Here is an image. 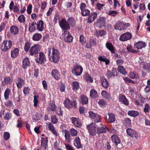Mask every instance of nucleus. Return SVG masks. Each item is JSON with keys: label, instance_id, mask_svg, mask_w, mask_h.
I'll list each match as a JSON object with an SVG mask.
<instances>
[{"label": "nucleus", "instance_id": "1", "mask_svg": "<svg viewBox=\"0 0 150 150\" xmlns=\"http://www.w3.org/2000/svg\"><path fill=\"white\" fill-rule=\"evenodd\" d=\"M47 51L50 61L55 64L58 63L60 57L58 50L53 47H48Z\"/></svg>", "mask_w": 150, "mask_h": 150}, {"label": "nucleus", "instance_id": "2", "mask_svg": "<svg viewBox=\"0 0 150 150\" xmlns=\"http://www.w3.org/2000/svg\"><path fill=\"white\" fill-rule=\"evenodd\" d=\"M63 104L65 107L68 109H72L73 107L74 109L77 108V103L76 101L75 100L71 101L67 98L64 100Z\"/></svg>", "mask_w": 150, "mask_h": 150}, {"label": "nucleus", "instance_id": "3", "mask_svg": "<svg viewBox=\"0 0 150 150\" xmlns=\"http://www.w3.org/2000/svg\"><path fill=\"white\" fill-rule=\"evenodd\" d=\"M83 71L82 67L77 64L73 65L71 72L73 74L78 76L80 75Z\"/></svg>", "mask_w": 150, "mask_h": 150}, {"label": "nucleus", "instance_id": "4", "mask_svg": "<svg viewBox=\"0 0 150 150\" xmlns=\"http://www.w3.org/2000/svg\"><path fill=\"white\" fill-rule=\"evenodd\" d=\"M86 128L88 131V132L89 136L94 137L98 134L97 128L95 124L91 123L89 125L87 126Z\"/></svg>", "mask_w": 150, "mask_h": 150}, {"label": "nucleus", "instance_id": "5", "mask_svg": "<svg viewBox=\"0 0 150 150\" xmlns=\"http://www.w3.org/2000/svg\"><path fill=\"white\" fill-rule=\"evenodd\" d=\"M111 140L116 148L119 149L122 148L123 146L121 143L120 138L116 135H113L111 137Z\"/></svg>", "mask_w": 150, "mask_h": 150}, {"label": "nucleus", "instance_id": "6", "mask_svg": "<svg viewBox=\"0 0 150 150\" xmlns=\"http://www.w3.org/2000/svg\"><path fill=\"white\" fill-rule=\"evenodd\" d=\"M12 45V42L11 40H4L2 45H0V49L2 51L6 52L11 48Z\"/></svg>", "mask_w": 150, "mask_h": 150}, {"label": "nucleus", "instance_id": "7", "mask_svg": "<svg viewBox=\"0 0 150 150\" xmlns=\"http://www.w3.org/2000/svg\"><path fill=\"white\" fill-rule=\"evenodd\" d=\"M40 45L39 44L35 45L32 46L30 49L29 52L31 56L34 55L37 57L38 56V52L40 51Z\"/></svg>", "mask_w": 150, "mask_h": 150}, {"label": "nucleus", "instance_id": "8", "mask_svg": "<svg viewBox=\"0 0 150 150\" xmlns=\"http://www.w3.org/2000/svg\"><path fill=\"white\" fill-rule=\"evenodd\" d=\"M59 25L62 30H69L70 29V26L65 19L62 18L59 21Z\"/></svg>", "mask_w": 150, "mask_h": 150}, {"label": "nucleus", "instance_id": "9", "mask_svg": "<svg viewBox=\"0 0 150 150\" xmlns=\"http://www.w3.org/2000/svg\"><path fill=\"white\" fill-rule=\"evenodd\" d=\"M39 53V57L35 58V61L37 63L44 64L46 61V57L43 52H40Z\"/></svg>", "mask_w": 150, "mask_h": 150}, {"label": "nucleus", "instance_id": "10", "mask_svg": "<svg viewBox=\"0 0 150 150\" xmlns=\"http://www.w3.org/2000/svg\"><path fill=\"white\" fill-rule=\"evenodd\" d=\"M132 35L129 32L125 33L122 34L119 38V40L122 42L127 41L131 39Z\"/></svg>", "mask_w": 150, "mask_h": 150}, {"label": "nucleus", "instance_id": "11", "mask_svg": "<svg viewBox=\"0 0 150 150\" xmlns=\"http://www.w3.org/2000/svg\"><path fill=\"white\" fill-rule=\"evenodd\" d=\"M118 98L119 101L122 104H124L126 106L129 105V100L125 95L120 94L119 95Z\"/></svg>", "mask_w": 150, "mask_h": 150}, {"label": "nucleus", "instance_id": "12", "mask_svg": "<svg viewBox=\"0 0 150 150\" xmlns=\"http://www.w3.org/2000/svg\"><path fill=\"white\" fill-rule=\"evenodd\" d=\"M98 135L101 134L105 133L108 131V127L105 125L102 124L98 127H96Z\"/></svg>", "mask_w": 150, "mask_h": 150}, {"label": "nucleus", "instance_id": "13", "mask_svg": "<svg viewBox=\"0 0 150 150\" xmlns=\"http://www.w3.org/2000/svg\"><path fill=\"white\" fill-rule=\"evenodd\" d=\"M70 120L72 123L76 127L80 128L82 126V123L80 119L76 117H71Z\"/></svg>", "mask_w": 150, "mask_h": 150}, {"label": "nucleus", "instance_id": "14", "mask_svg": "<svg viewBox=\"0 0 150 150\" xmlns=\"http://www.w3.org/2000/svg\"><path fill=\"white\" fill-rule=\"evenodd\" d=\"M127 134L132 138L138 139V135L137 132L133 129L128 128L126 130Z\"/></svg>", "mask_w": 150, "mask_h": 150}, {"label": "nucleus", "instance_id": "15", "mask_svg": "<svg viewBox=\"0 0 150 150\" xmlns=\"http://www.w3.org/2000/svg\"><path fill=\"white\" fill-rule=\"evenodd\" d=\"M117 70L116 68L113 67L111 71L108 70L106 74V76L108 79H110L112 76H117Z\"/></svg>", "mask_w": 150, "mask_h": 150}, {"label": "nucleus", "instance_id": "16", "mask_svg": "<svg viewBox=\"0 0 150 150\" xmlns=\"http://www.w3.org/2000/svg\"><path fill=\"white\" fill-rule=\"evenodd\" d=\"M146 46V44L145 42L139 41L134 43V48L135 49H137L136 50H138L139 49H141L142 48L145 47Z\"/></svg>", "mask_w": 150, "mask_h": 150}, {"label": "nucleus", "instance_id": "17", "mask_svg": "<svg viewBox=\"0 0 150 150\" xmlns=\"http://www.w3.org/2000/svg\"><path fill=\"white\" fill-rule=\"evenodd\" d=\"M97 13L96 12H92L88 15L87 21L88 23H91L96 18Z\"/></svg>", "mask_w": 150, "mask_h": 150}, {"label": "nucleus", "instance_id": "18", "mask_svg": "<svg viewBox=\"0 0 150 150\" xmlns=\"http://www.w3.org/2000/svg\"><path fill=\"white\" fill-rule=\"evenodd\" d=\"M52 77L57 80H59L60 78V74L59 71L57 69L52 70L51 73Z\"/></svg>", "mask_w": 150, "mask_h": 150}, {"label": "nucleus", "instance_id": "19", "mask_svg": "<svg viewBox=\"0 0 150 150\" xmlns=\"http://www.w3.org/2000/svg\"><path fill=\"white\" fill-rule=\"evenodd\" d=\"M15 83L18 89H21L25 83V80L21 77H18L17 78Z\"/></svg>", "mask_w": 150, "mask_h": 150}, {"label": "nucleus", "instance_id": "20", "mask_svg": "<svg viewBox=\"0 0 150 150\" xmlns=\"http://www.w3.org/2000/svg\"><path fill=\"white\" fill-rule=\"evenodd\" d=\"M48 138L41 137V146L43 150H45L48 147Z\"/></svg>", "mask_w": 150, "mask_h": 150}, {"label": "nucleus", "instance_id": "21", "mask_svg": "<svg viewBox=\"0 0 150 150\" xmlns=\"http://www.w3.org/2000/svg\"><path fill=\"white\" fill-rule=\"evenodd\" d=\"M105 18L104 17H100L97 20L96 23V25L98 27L101 28L104 26L105 23Z\"/></svg>", "mask_w": 150, "mask_h": 150}, {"label": "nucleus", "instance_id": "22", "mask_svg": "<svg viewBox=\"0 0 150 150\" xmlns=\"http://www.w3.org/2000/svg\"><path fill=\"white\" fill-rule=\"evenodd\" d=\"M74 144L77 149L82 148L83 146L81 144V140L79 137H76L74 140Z\"/></svg>", "mask_w": 150, "mask_h": 150}, {"label": "nucleus", "instance_id": "23", "mask_svg": "<svg viewBox=\"0 0 150 150\" xmlns=\"http://www.w3.org/2000/svg\"><path fill=\"white\" fill-rule=\"evenodd\" d=\"M62 132L64 133V136L66 141L67 143H70L71 142V134L70 132H68L66 129H63L62 130Z\"/></svg>", "mask_w": 150, "mask_h": 150}, {"label": "nucleus", "instance_id": "24", "mask_svg": "<svg viewBox=\"0 0 150 150\" xmlns=\"http://www.w3.org/2000/svg\"><path fill=\"white\" fill-rule=\"evenodd\" d=\"M57 106L55 105L54 102L50 103L47 108L48 112H54L56 111Z\"/></svg>", "mask_w": 150, "mask_h": 150}, {"label": "nucleus", "instance_id": "25", "mask_svg": "<svg viewBox=\"0 0 150 150\" xmlns=\"http://www.w3.org/2000/svg\"><path fill=\"white\" fill-rule=\"evenodd\" d=\"M101 83L103 86L106 89H107L109 86V83L107 79L104 76L102 77L101 78Z\"/></svg>", "mask_w": 150, "mask_h": 150}, {"label": "nucleus", "instance_id": "26", "mask_svg": "<svg viewBox=\"0 0 150 150\" xmlns=\"http://www.w3.org/2000/svg\"><path fill=\"white\" fill-rule=\"evenodd\" d=\"M37 29L38 31L42 32L44 29V22L42 20H40L37 22Z\"/></svg>", "mask_w": 150, "mask_h": 150}, {"label": "nucleus", "instance_id": "27", "mask_svg": "<svg viewBox=\"0 0 150 150\" xmlns=\"http://www.w3.org/2000/svg\"><path fill=\"white\" fill-rule=\"evenodd\" d=\"M71 85L72 87V89L74 91H77L80 88L79 83L76 81H73Z\"/></svg>", "mask_w": 150, "mask_h": 150}, {"label": "nucleus", "instance_id": "28", "mask_svg": "<svg viewBox=\"0 0 150 150\" xmlns=\"http://www.w3.org/2000/svg\"><path fill=\"white\" fill-rule=\"evenodd\" d=\"M10 31L12 34L15 35L18 33L19 30L16 26L13 25L10 28Z\"/></svg>", "mask_w": 150, "mask_h": 150}, {"label": "nucleus", "instance_id": "29", "mask_svg": "<svg viewBox=\"0 0 150 150\" xmlns=\"http://www.w3.org/2000/svg\"><path fill=\"white\" fill-rule=\"evenodd\" d=\"M30 63L28 57L25 58L22 61V67L24 69H26L28 67Z\"/></svg>", "mask_w": 150, "mask_h": 150}, {"label": "nucleus", "instance_id": "30", "mask_svg": "<svg viewBox=\"0 0 150 150\" xmlns=\"http://www.w3.org/2000/svg\"><path fill=\"white\" fill-rule=\"evenodd\" d=\"M80 102L83 105L87 104L88 103V99L86 96L84 95H81L80 97Z\"/></svg>", "mask_w": 150, "mask_h": 150}, {"label": "nucleus", "instance_id": "31", "mask_svg": "<svg viewBox=\"0 0 150 150\" xmlns=\"http://www.w3.org/2000/svg\"><path fill=\"white\" fill-rule=\"evenodd\" d=\"M19 50V48H14L13 50L11 51V57L13 58H16L18 56Z\"/></svg>", "mask_w": 150, "mask_h": 150}, {"label": "nucleus", "instance_id": "32", "mask_svg": "<svg viewBox=\"0 0 150 150\" xmlns=\"http://www.w3.org/2000/svg\"><path fill=\"white\" fill-rule=\"evenodd\" d=\"M105 45L106 48L110 51L112 54H114L115 53L114 47L111 42H107Z\"/></svg>", "mask_w": 150, "mask_h": 150}, {"label": "nucleus", "instance_id": "33", "mask_svg": "<svg viewBox=\"0 0 150 150\" xmlns=\"http://www.w3.org/2000/svg\"><path fill=\"white\" fill-rule=\"evenodd\" d=\"M101 95L106 100H110L111 99V96L110 94L106 91L103 90L101 93Z\"/></svg>", "mask_w": 150, "mask_h": 150}, {"label": "nucleus", "instance_id": "34", "mask_svg": "<svg viewBox=\"0 0 150 150\" xmlns=\"http://www.w3.org/2000/svg\"><path fill=\"white\" fill-rule=\"evenodd\" d=\"M42 35L39 33H35L33 35L32 40L34 41H39L42 38Z\"/></svg>", "mask_w": 150, "mask_h": 150}, {"label": "nucleus", "instance_id": "35", "mask_svg": "<svg viewBox=\"0 0 150 150\" xmlns=\"http://www.w3.org/2000/svg\"><path fill=\"white\" fill-rule=\"evenodd\" d=\"M67 21L70 26L72 27L75 26L76 21L73 17H70L69 18Z\"/></svg>", "mask_w": 150, "mask_h": 150}, {"label": "nucleus", "instance_id": "36", "mask_svg": "<svg viewBox=\"0 0 150 150\" xmlns=\"http://www.w3.org/2000/svg\"><path fill=\"white\" fill-rule=\"evenodd\" d=\"M106 32L104 30H99L98 31H96L94 35L98 38H99L100 36H102L104 35H106Z\"/></svg>", "mask_w": 150, "mask_h": 150}, {"label": "nucleus", "instance_id": "37", "mask_svg": "<svg viewBox=\"0 0 150 150\" xmlns=\"http://www.w3.org/2000/svg\"><path fill=\"white\" fill-rule=\"evenodd\" d=\"M123 25H122V21H118L114 26V29L118 30H123Z\"/></svg>", "mask_w": 150, "mask_h": 150}, {"label": "nucleus", "instance_id": "38", "mask_svg": "<svg viewBox=\"0 0 150 150\" xmlns=\"http://www.w3.org/2000/svg\"><path fill=\"white\" fill-rule=\"evenodd\" d=\"M35 24L37 25L35 21H33L31 24H29V31L30 33H32L34 31L36 30Z\"/></svg>", "mask_w": 150, "mask_h": 150}, {"label": "nucleus", "instance_id": "39", "mask_svg": "<svg viewBox=\"0 0 150 150\" xmlns=\"http://www.w3.org/2000/svg\"><path fill=\"white\" fill-rule=\"evenodd\" d=\"M108 116V123H112L115 122L116 118L114 114L112 113H109Z\"/></svg>", "mask_w": 150, "mask_h": 150}, {"label": "nucleus", "instance_id": "40", "mask_svg": "<svg viewBox=\"0 0 150 150\" xmlns=\"http://www.w3.org/2000/svg\"><path fill=\"white\" fill-rule=\"evenodd\" d=\"M129 77L132 79H137L139 78V76L138 73L135 72H130L129 73Z\"/></svg>", "mask_w": 150, "mask_h": 150}, {"label": "nucleus", "instance_id": "41", "mask_svg": "<svg viewBox=\"0 0 150 150\" xmlns=\"http://www.w3.org/2000/svg\"><path fill=\"white\" fill-rule=\"evenodd\" d=\"M31 45V43L30 41H27L25 43L24 47V50L25 52H28V51H29L31 48L30 46Z\"/></svg>", "mask_w": 150, "mask_h": 150}, {"label": "nucleus", "instance_id": "42", "mask_svg": "<svg viewBox=\"0 0 150 150\" xmlns=\"http://www.w3.org/2000/svg\"><path fill=\"white\" fill-rule=\"evenodd\" d=\"M98 59L100 61L105 62L106 65L108 64L110 62L109 60L105 56H100L98 58Z\"/></svg>", "mask_w": 150, "mask_h": 150}, {"label": "nucleus", "instance_id": "43", "mask_svg": "<svg viewBox=\"0 0 150 150\" xmlns=\"http://www.w3.org/2000/svg\"><path fill=\"white\" fill-rule=\"evenodd\" d=\"M83 78L86 81L88 82L92 83L93 82V78L88 73L85 74Z\"/></svg>", "mask_w": 150, "mask_h": 150}, {"label": "nucleus", "instance_id": "44", "mask_svg": "<svg viewBox=\"0 0 150 150\" xmlns=\"http://www.w3.org/2000/svg\"><path fill=\"white\" fill-rule=\"evenodd\" d=\"M117 69L120 73L123 75H125L127 74L125 69L122 66H118Z\"/></svg>", "mask_w": 150, "mask_h": 150}, {"label": "nucleus", "instance_id": "45", "mask_svg": "<svg viewBox=\"0 0 150 150\" xmlns=\"http://www.w3.org/2000/svg\"><path fill=\"white\" fill-rule=\"evenodd\" d=\"M99 106L101 108H104L107 105L106 102L103 99H100L98 102Z\"/></svg>", "mask_w": 150, "mask_h": 150}, {"label": "nucleus", "instance_id": "46", "mask_svg": "<svg viewBox=\"0 0 150 150\" xmlns=\"http://www.w3.org/2000/svg\"><path fill=\"white\" fill-rule=\"evenodd\" d=\"M128 115L133 117H136L139 115V112L135 110H129L127 113Z\"/></svg>", "mask_w": 150, "mask_h": 150}, {"label": "nucleus", "instance_id": "47", "mask_svg": "<svg viewBox=\"0 0 150 150\" xmlns=\"http://www.w3.org/2000/svg\"><path fill=\"white\" fill-rule=\"evenodd\" d=\"M11 93V90L10 89L7 88L4 93V98L5 100H7L9 98V95Z\"/></svg>", "mask_w": 150, "mask_h": 150}, {"label": "nucleus", "instance_id": "48", "mask_svg": "<svg viewBox=\"0 0 150 150\" xmlns=\"http://www.w3.org/2000/svg\"><path fill=\"white\" fill-rule=\"evenodd\" d=\"M123 123L126 126H129L131 124V120L130 118H125L123 121Z\"/></svg>", "mask_w": 150, "mask_h": 150}, {"label": "nucleus", "instance_id": "49", "mask_svg": "<svg viewBox=\"0 0 150 150\" xmlns=\"http://www.w3.org/2000/svg\"><path fill=\"white\" fill-rule=\"evenodd\" d=\"M90 96L92 98H96L98 97V94L96 91L94 89H91L90 92Z\"/></svg>", "mask_w": 150, "mask_h": 150}, {"label": "nucleus", "instance_id": "50", "mask_svg": "<svg viewBox=\"0 0 150 150\" xmlns=\"http://www.w3.org/2000/svg\"><path fill=\"white\" fill-rule=\"evenodd\" d=\"M127 50L128 52H132L134 54H137L139 52V50H133V47L129 45L127 47Z\"/></svg>", "mask_w": 150, "mask_h": 150}, {"label": "nucleus", "instance_id": "51", "mask_svg": "<svg viewBox=\"0 0 150 150\" xmlns=\"http://www.w3.org/2000/svg\"><path fill=\"white\" fill-rule=\"evenodd\" d=\"M142 68L144 70L150 71V63H144Z\"/></svg>", "mask_w": 150, "mask_h": 150}, {"label": "nucleus", "instance_id": "52", "mask_svg": "<svg viewBox=\"0 0 150 150\" xmlns=\"http://www.w3.org/2000/svg\"><path fill=\"white\" fill-rule=\"evenodd\" d=\"M12 81L10 77L6 76L4 77L3 82L5 84L8 85L11 83Z\"/></svg>", "mask_w": 150, "mask_h": 150}, {"label": "nucleus", "instance_id": "53", "mask_svg": "<svg viewBox=\"0 0 150 150\" xmlns=\"http://www.w3.org/2000/svg\"><path fill=\"white\" fill-rule=\"evenodd\" d=\"M55 111V113L60 118L61 117H63V111L62 110L61 107L58 108Z\"/></svg>", "mask_w": 150, "mask_h": 150}, {"label": "nucleus", "instance_id": "54", "mask_svg": "<svg viewBox=\"0 0 150 150\" xmlns=\"http://www.w3.org/2000/svg\"><path fill=\"white\" fill-rule=\"evenodd\" d=\"M72 137H74L76 136L78 134V131L75 129L74 128H71L69 131Z\"/></svg>", "mask_w": 150, "mask_h": 150}, {"label": "nucleus", "instance_id": "55", "mask_svg": "<svg viewBox=\"0 0 150 150\" xmlns=\"http://www.w3.org/2000/svg\"><path fill=\"white\" fill-rule=\"evenodd\" d=\"M73 40V37L70 35V34H69L64 39V41L67 42H71Z\"/></svg>", "mask_w": 150, "mask_h": 150}, {"label": "nucleus", "instance_id": "56", "mask_svg": "<svg viewBox=\"0 0 150 150\" xmlns=\"http://www.w3.org/2000/svg\"><path fill=\"white\" fill-rule=\"evenodd\" d=\"M150 110V106L148 103H146L144 105V107L143 109L144 112L146 115H147V113H148Z\"/></svg>", "mask_w": 150, "mask_h": 150}, {"label": "nucleus", "instance_id": "57", "mask_svg": "<svg viewBox=\"0 0 150 150\" xmlns=\"http://www.w3.org/2000/svg\"><path fill=\"white\" fill-rule=\"evenodd\" d=\"M90 13V11L88 9H85L81 11V14L83 16H88Z\"/></svg>", "mask_w": 150, "mask_h": 150}, {"label": "nucleus", "instance_id": "58", "mask_svg": "<svg viewBox=\"0 0 150 150\" xmlns=\"http://www.w3.org/2000/svg\"><path fill=\"white\" fill-rule=\"evenodd\" d=\"M86 39L83 35H81L79 37V41L83 45L86 43Z\"/></svg>", "mask_w": 150, "mask_h": 150}, {"label": "nucleus", "instance_id": "59", "mask_svg": "<svg viewBox=\"0 0 150 150\" xmlns=\"http://www.w3.org/2000/svg\"><path fill=\"white\" fill-rule=\"evenodd\" d=\"M18 20L20 23H24L25 21V18L23 14L20 15L18 17Z\"/></svg>", "mask_w": 150, "mask_h": 150}, {"label": "nucleus", "instance_id": "60", "mask_svg": "<svg viewBox=\"0 0 150 150\" xmlns=\"http://www.w3.org/2000/svg\"><path fill=\"white\" fill-rule=\"evenodd\" d=\"M51 122L54 124L57 123L58 121L56 116L54 115L51 116Z\"/></svg>", "mask_w": 150, "mask_h": 150}, {"label": "nucleus", "instance_id": "61", "mask_svg": "<svg viewBox=\"0 0 150 150\" xmlns=\"http://www.w3.org/2000/svg\"><path fill=\"white\" fill-rule=\"evenodd\" d=\"M39 96L38 95H35L34 96V107H36L37 105V104L38 102V98Z\"/></svg>", "mask_w": 150, "mask_h": 150}, {"label": "nucleus", "instance_id": "62", "mask_svg": "<svg viewBox=\"0 0 150 150\" xmlns=\"http://www.w3.org/2000/svg\"><path fill=\"white\" fill-rule=\"evenodd\" d=\"M93 120H94L95 123H98L101 121V117L99 115L97 114L96 115L95 118V119H93Z\"/></svg>", "mask_w": 150, "mask_h": 150}, {"label": "nucleus", "instance_id": "63", "mask_svg": "<svg viewBox=\"0 0 150 150\" xmlns=\"http://www.w3.org/2000/svg\"><path fill=\"white\" fill-rule=\"evenodd\" d=\"M60 90L61 92H64L65 89V84L63 83H61V85L59 86Z\"/></svg>", "mask_w": 150, "mask_h": 150}, {"label": "nucleus", "instance_id": "64", "mask_svg": "<svg viewBox=\"0 0 150 150\" xmlns=\"http://www.w3.org/2000/svg\"><path fill=\"white\" fill-rule=\"evenodd\" d=\"M116 64L118 66H122L124 63V62L122 59H118L116 61Z\"/></svg>", "mask_w": 150, "mask_h": 150}]
</instances>
